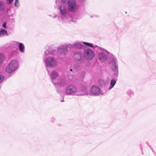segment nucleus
<instances>
[{
	"label": "nucleus",
	"instance_id": "1a4fd4ad",
	"mask_svg": "<svg viewBox=\"0 0 156 156\" xmlns=\"http://www.w3.org/2000/svg\"><path fill=\"white\" fill-rule=\"evenodd\" d=\"M77 87L73 85L67 87L66 89V94L68 95L77 96Z\"/></svg>",
	"mask_w": 156,
	"mask_h": 156
},
{
	"label": "nucleus",
	"instance_id": "6e6552de",
	"mask_svg": "<svg viewBox=\"0 0 156 156\" xmlns=\"http://www.w3.org/2000/svg\"><path fill=\"white\" fill-rule=\"evenodd\" d=\"M94 55V51L90 48H87L83 50V56L84 59L91 60L93 59Z\"/></svg>",
	"mask_w": 156,
	"mask_h": 156
},
{
	"label": "nucleus",
	"instance_id": "9b49d317",
	"mask_svg": "<svg viewBox=\"0 0 156 156\" xmlns=\"http://www.w3.org/2000/svg\"><path fill=\"white\" fill-rule=\"evenodd\" d=\"M90 92V95L96 96L100 94L101 90L99 87L96 86H94L91 87Z\"/></svg>",
	"mask_w": 156,
	"mask_h": 156
},
{
	"label": "nucleus",
	"instance_id": "0eeeda50",
	"mask_svg": "<svg viewBox=\"0 0 156 156\" xmlns=\"http://www.w3.org/2000/svg\"><path fill=\"white\" fill-rule=\"evenodd\" d=\"M68 10L72 12H75L78 11L79 6L77 4L76 0H69L68 2Z\"/></svg>",
	"mask_w": 156,
	"mask_h": 156
},
{
	"label": "nucleus",
	"instance_id": "412c9836",
	"mask_svg": "<svg viewBox=\"0 0 156 156\" xmlns=\"http://www.w3.org/2000/svg\"><path fill=\"white\" fill-rule=\"evenodd\" d=\"M8 35L6 31L4 30L3 29L0 30V37H4L5 35Z\"/></svg>",
	"mask_w": 156,
	"mask_h": 156
},
{
	"label": "nucleus",
	"instance_id": "bb28decb",
	"mask_svg": "<svg viewBox=\"0 0 156 156\" xmlns=\"http://www.w3.org/2000/svg\"><path fill=\"white\" fill-rule=\"evenodd\" d=\"M6 23H4L2 25V26L3 27L5 28L6 27Z\"/></svg>",
	"mask_w": 156,
	"mask_h": 156
},
{
	"label": "nucleus",
	"instance_id": "ddd939ff",
	"mask_svg": "<svg viewBox=\"0 0 156 156\" xmlns=\"http://www.w3.org/2000/svg\"><path fill=\"white\" fill-rule=\"evenodd\" d=\"M54 84L55 85L56 87L57 88V92L62 95V94L61 90H58L59 88L58 87L60 86H63L65 85L66 84V82L65 80L64 79H60L58 81V82L57 83H55V84Z\"/></svg>",
	"mask_w": 156,
	"mask_h": 156
},
{
	"label": "nucleus",
	"instance_id": "f8f14e48",
	"mask_svg": "<svg viewBox=\"0 0 156 156\" xmlns=\"http://www.w3.org/2000/svg\"><path fill=\"white\" fill-rule=\"evenodd\" d=\"M74 58L76 61L81 63L84 62H85L83 56L81 52L75 53L74 55Z\"/></svg>",
	"mask_w": 156,
	"mask_h": 156
},
{
	"label": "nucleus",
	"instance_id": "f03ea898",
	"mask_svg": "<svg viewBox=\"0 0 156 156\" xmlns=\"http://www.w3.org/2000/svg\"><path fill=\"white\" fill-rule=\"evenodd\" d=\"M83 45L82 42H76L73 44H68L62 45L58 47V51L59 54L58 56L60 58H64L67 54L68 51L67 48H76L78 49H82L83 48Z\"/></svg>",
	"mask_w": 156,
	"mask_h": 156
},
{
	"label": "nucleus",
	"instance_id": "cd10ccee",
	"mask_svg": "<svg viewBox=\"0 0 156 156\" xmlns=\"http://www.w3.org/2000/svg\"><path fill=\"white\" fill-rule=\"evenodd\" d=\"M84 75H85V73L84 72H83L82 73V76H81V77L82 78H83L84 76Z\"/></svg>",
	"mask_w": 156,
	"mask_h": 156
},
{
	"label": "nucleus",
	"instance_id": "aec40b11",
	"mask_svg": "<svg viewBox=\"0 0 156 156\" xmlns=\"http://www.w3.org/2000/svg\"><path fill=\"white\" fill-rule=\"evenodd\" d=\"M116 83V80L114 79L111 80L110 82V86L108 88L109 90H110L115 85V84Z\"/></svg>",
	"mask_w": 156,
	"mask_h": 156
},
{
	"label": "nucleus",
	"instance_id": "c85d7f7f",
	"mask_svg": "<svg viewBox=\"0 0 156 156\" xmlns=\"http://www.w3.org/2000/svg\"><path fill=\"white\" fill-rule=\"evenodd\" d=\"M67 0H61V1L62 2L65 3L66 2Z\"/></svg>",
	"mask_w": 156,
	"mask_h": 156
},
{
	"label": "nucleus",
	"instance_id": "4468645a",
	"mask_svg": "<svg viewBox=\"0 0 156 156\" xmlns=\"http://www.w3.org/2000/svg\"><path fill=\"white\" fill-rule=\"evenodd\" d=\"M56 54V51L54 48H49L48 49L46 50L44 55V57H46L49 55H55Z\"/></svg>",
	"mask_w": 156,
	"mask_h": 156
},
{
	"label": "nucleus",
	"instance_id": "dca6fc26",
	"mask_svg": "<svg viewBox=\"0 0 156 156\" xmlns=\"http://www.w3.org/2000/svg\"><path fill=\"white\" fill-rule=\"evenodd\" d=\"M83 66L82 64L78 63L75 64L73 66V73L77 72L82 69Z\"/></svg>",
	"mask_w": 156,
	"mask_h": 156
},
{
	"label": "nucleus",
	"instance_id": "423d86ee",
	"mask_svg": "<svg viewBox=\"0 0 156 156\" xmlns=\"http://www.w3.org/2000/svg\"><path fill=\"white\" fill-rule=\"evenodd\" d=\"M110 64L112 71L114 72L115 76H117L118 74V62L117 58L114 55H112V58H110Z\"/></svg>",
	"mask_w": 156,
	"mask_h": 156
},
{
	"label": "nucleus",
	"instance_id": "a878e982",
	"mask_svg": "<svg viewBox=\"0 0 156 156\" xmlns=\"http://www.w3.org/2000/svg\"><path fill=\"white\" fill-rule=\"evenodd\" d=\"M19 43H20L19 42H18L16 41H13L12 42V44L13 45H17L18 44H19Z\"/></svg>",
	"mask_w": 156,
	"mask_h": 156
},
{
	"label": "nucleus",
	"instance_id": "4be33fe9",
	"mask_svg": "<svg viewBox=\"0 0 156 156\" xmlns=\"http://www.w3.org/2000/svg\"><path fill=\"white\" fill-rule=\"evenodd\" d=\"M5 57L3 55L0 54V65L2 64L4 61Z\"/></svg>",
	"mask_w": 156,
	"mask_h": 156
},
{
	"label": "nucleus",
	"instance_id": "b1692460",
	"mask_svg": "<svg viewBox=\"0 0 156 156\" xmlns=\"http://www.w3.org/2000/svg\"><path fill=\"white\" fill-rule=\"evenodd\" d=\"M127 94L130 96L132 95L133 94V92L131 90H128L126 92Z\"/></svg>",
	"mask_w": 156,
	"mask_h": 156
},
{
	"label": "nucleus",
	"instance_id": "f3484780",
	"mask_svg": "<svg viewBox=\"0 0 156 156\" xmlns=\"http://www.w3.org/2000/svg\"><path fill=\"white\" fill-rule=\"evenodd\" d=\"M7 7L6 5L4 2L0 0V11L5 12L7 9Z\"/></svg>",
	"mask_w": 156,
	"mask_h": 156
},
{
	"label": "nucleus",
	"instance_id": "9d476101",
	"mask_svg": "<svg viewBox=\"0 0 156 156\" xmlns=\"http://www.w3.org/2000/svg\"><path fill=\"white\" fill-rule=\"evenodd\" d=\"M90 94L88 92L87 88L85 86H82L80 88H77V96L89 95Z\"/></svg>",
	"mask_w": 156,
	"mask_h": 156
},
{
	"label": "nucleus",
	"instance_id": "2eb2a0df",
	"mask_svg": "<svg viewBox=\"0 0 156 156\" xmlns=\"http://www.w3.org/2000/svg\"><path fill=\"white\" fill-rule=\"evenodd\" d=\"M51 80L52 81L53 84H55L54 82V80L58 77V72L55 71H52L51 73H48Z\"/></svg>",
	"mask_w": 156,
	"mask_h": 156
},
{
	"label": "nucleus",
	"instance_id": "f257e3e1",
	"mask_svg": "<svg viewBox=\"0 0 156 156\" xmlns=\"http://www.w3.org/2000/svg\"><path fill=\"white\" fill-rule=\"evenodd\" d=\"M57 15H55L53 18L57 17L61 22L65 23L71 22H75L79 19L78 16L76 14L72 15L70 14L66 8L63 5H60L58 8Z\"/></svg>",
	"mask_w": 156,
	"mask_h": 156
},
{
	"label": "nucleus",
	"instance_id": "6ab92c4d",
	"mask_svg": "<svg viewBox=\"0 0 156 156\" xmlns=\"http://www.w3.org/2000/svg\"><path fill=\"white\" fill-rule=\"evenodd\" d=\"M19 48L20 51L22 53H24L25 51L24 45L22 43H20L19 44Z\"/></svg>",
	"mask_w": 156,
	"mask_h": 156
},
{
	"label": "nucleus",
	"instance_id": "20e7f679",
	"mask_svg": "<svg viewBox=\"0 0 156 156\" xmlns=\"http://www.w3.org/2000/svg\"><path fill=\"white\" fill-rule=\"evenodd\" d=\"M43 61L48 73H49V67L54 68L57 65L56 59L53 56H49L47 58L44 57Z\"/></svg>",
	"mask_w": 156,
	"mask_h": 156
},
{
	"label": "nucleus",
	"instance_id": "2f4dec72",
	"mask_svg": "<svg viewBox=\"0 0 156 156\" xmlns=\"http://www.w3.org/2000/svg\"><path fill=\"white\" fill-rule=\"evenodd\" d=\"M90 17H91V18H92V17H93V16H90Z\"/></svg>",
	"mask_w": 156,
	"mask_h": 156
},
{
	"label": "nucleus",
	"instance_id": "39448f33",
	"mask_svg": "<svg viewBox=\"0 0 156 156\" xmlns=\"http://www.w3.org/2000/svg\"><path fill=\"white\" fill-rule=\"evenodd\" d=\"M18 63L16 60H12L6 67V71L9 73H12L18 68Z\"/></svg>",
	"mask_w": 156,
	"mask_h": 156
},
{
	"label": "nucleus",
	"instance_id": "5701e85b",
	"mask_svg": "<svg viewBox=\"0 0 156 156\" xmlns=\"http://www.w3.org/2000/svg\"><path fill=\"white\" fill-rule=\"evenodd\" d=\"M14 6L16 7H19L20 6V4L19 0H15Z\"/></svg>",
	"mask_w": 156,
	"mask_h": 156
},
{
	"label": "nucleus",
	"instance_id": "393cba45",
	"mask_svg": "<svg viewBox=\"0 0 156 156\" xmlns=\"http://www.w3.org/2000/svg\"><path fill=\"white\" fill-rule=\"evenodd\" d=\"M6 2L8 4H11L12 3L13 0H6Z\"/></svg>",
	"mask_w": 156,
	"mask_h": 156
},
{
	"label": "nucleus",
	"instance_id": "c756f323",
	"mask_svg": "<svg viewBox=\"0 0 156 156\" xmlns=\"http://www.w3.org/2000/svg\"><path fill=\"white\" fill-rule=\"evenodd\" d=\"M55 120V119L54 118H52L51 119V121L53 122Z\"/></svg>",
	"mask_w": 156,
	"mask_h": 156
},
{
	"label": "nucleus",
	"instance_id": "a211bd4d",
	"mask_svg": "<svg viewBox=\"0 0 156 156\" xmlns=\"http://www.w3.org/2000/svg\"><path fill=\"white\" fill-rule=\"evenodd\" d=\"M82 43L86 46H88L91 48H93L95 51H96V50H97L96 47H99L97 45H94L93 44L91 43L85 42H83Z\"/></svg>",
	"mask_w": 156,
	"mask_h": 156
},
{
	"label": "nucleus",
	"instance_id": "7c9ffc66",
	"mask_svg": "<svg viewBox=\"0 0 156 156\" xmlns=\"http://www.w3.org/2000/svg\"><path fill=\"white\" fill-rule=\"evenodd\" d=\"M70 71H71V72H73V73H73V69H72V68L70 69Z\"/></svg>",
	"mask_w": 156,
	"mask_h": 156
},
{
	"label": "nucleus",
	"instance_id": "7ed1b4c3",
	"mask_svg": "<svg viewBox=\"0 0 156 156\" xmlns=\"http://www.w3.org/2000/svg\"><path fill=\"white\" fill-rule=\"evenodd\" d=\"M97 50L95 51L100 61L101 62H105L107 60L108 57L113 55L110 52L108 51L105 49L101 47H96Z\"/></svg>",
	"mask_w": 156,
	"mask_h": 156
}]
</instances>
